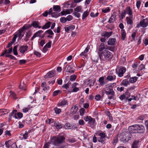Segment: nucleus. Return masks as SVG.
<instances>
[{
  "label": "nucleus",
  "mask_w": 148,
  "mask_h": 148,
  "mask_svg": "<svg viewBox=\"0 0 148 148\" xmlns=\"http://www.w3.org/2000/svg\"><path fill=\"white\" fill-rule=\"evenodd\" d=\"M98 55L101 60L106 61L110 60L113 57L112 53L107 49H105L103 52L99 53Z\"/></svg>",
  "instance_id": "obj_1"
},
{
  "label": "nucleus",
  "mask_w": 148,
  "mask_h": 148,
  "mask_svg": "<svg viewBox=\"0 0 148 148\" xmlns=\"http://www.w3.org/2000/svg\"><path fill=\"white\" fill-rule=\"evenodd\" d=\"M131 138V135L129 132H123L121 133L119 136L121 141L124 143L128 141Z\"/></svg>",
  "instance_id": "obj_2"
},
{
  "label": "nucleus",
  "mask_w": 148,
  "mask_h": 148,
  "mask_svg": "<svg viewBox=\"0 0 148 148\" xmlns=\"http://www.w3.org/2000/svg\"><path fill=\"white\" fill-rule=\"evenodd\" d=\"M112 88L113 87L111 84H107L105 86V87L103 88L102 90L103 92H105L108 95H113L114 94V92Z\"/></svg>",
  "instance_id": "obj_3"
},
{
  "label": "nucleus",
  "mask_w": 148,
  "mask_h": 148,
  "mask_svg": "<svg viewBox=\"0 0 148 148\" xmlns=\"http://www.w3.org/2000/svg\"><path fill=\"white\" fill-rule=\"evenodd\" d=\"M64 140V137L62 136H60L57 137H53L51 140V142L54 145H56L57 144L63 142Z\"/></svg>",
  "instance_id": "obj_4"
},
{
  "label": "nucleus",
  "mask_w": 148,
  "mask_h": 148,
  "mask_svg": "<svg viewBox=\"0 0 148 148\" xmlns=\"http://www.w3.org/2000/svg\"><path fill=\"white\" fill-rule=\"evenodd\" d=\"M148 26V18H147L141 20L140 23L137 24L136 27L137 28H139L140 27L144 28Z\"/></svg>",
  "instance_id": "obj_5"
},
{
  "label": "nucleus",
  "mask_w": 148,
  "mask_h": 148,
  "mask_svg": "<svg viewBox=\"0 0 148 148\" xmlns=\"http://www.w3.org/2000/svg\"><path fill=\"white\" fill-rule=\"evenodd\" d=\"M84 119L86 122H88V123L91 125H95L96 124L95 120L90 116H87L84 118Z\"/></svg>",
  "instance_id": "obj_6"
},
{
  "label": "nucleus",
  "mask_w": 148,
  "mask_h": 148,
  "mask_svg": "<svg viewBox=\"0 0 148 148\" xmlns=\"http://www.w3.org/2000/svg\"><path fill=\"white\" fill-rule=\"evenodd\" d=\"M136 128L137 131L136 133H142L145 131V128L142 125H136Z\"/></svg>",
  "instance_id": "obj_7"
},
{
  "label": "nucleus",
  "mask_w": 148,
  "mask_h": 148,
  "mask_svg": "<svg viewBox=\"0 0 148 148\" xmlns=\"http://www.w3.org/2000/svg\"><path fill=\"white\" fill-rule=\"evenodd\" d=\"M56 71L55 70H52L49 72L46 75L44 76L45 78H51L53 77L56 75Z\"/></svg>",
  "instance_id": "obj_8"
},
{
  "label": "nucleus",
  "mask_w": 148,
  "mask_h": 148,
  "mask_svg": "<svg viewBox=\"0 0 148 148\" xmlns=\"http://www.w3.org/2000/svg\"><path fill=\"white\" fill-rule=\"evenodd\" d=\"M126 68L124 67H121L119 70L117 72V74L119 77H121L123 76V74L125 72Z\"/></svg>",
  "instance_id": "obj_9"
},
{
  "label": "nucleus",
  "mask_w": 148,
  "mask_h": 148,
  "mask_svg": "<svg viewBox=\"0 0 148 148\" xmlns=\"http://www.w3.org/2000/svg\"><path fill=\"white\" fill-rule=\"evenodd\" d=\"M136 125H133L129 127L128 130L129 131L132 133H136L137 131Z\"/></svg>",
  "instance_id": "obj_10"
},
{
  "label": "nucleus",
  "mask_w": 148,
  "mask_h": 148,
  "mask_svg": "<svg viewBox=\"0 0 148 148\" xmlns=\"http://www.w3.org/2000/svg\"><path fill=\"white\" fill-rule=\"evenodd\" d=\"M106 49H107L105 47V44L104 43H101L99 47L98 51V54H99V53L103 52L104 50Z\"/></svg>",
  "instance_id": "obj_11"
},
{
  "label": "nucleus",
  "mask_w": 148,
  "mask_h": 148,
  "mask_svg": "<svg viewBox=\"0 0 148 148\" xmlns=\"http://www.w3.org/2000/svg\"><path fill=\"white\" fill-rule=\"evenodd\" d=\"M116 16V13L113 12L108 21V22L110 23H113L115 21Z\"/></svg>",
  "instance_id": "obj_12"
},
{
  "label": "nucleus",
  "mask_w": 148,
  "mask_h": 148,
  "mask_svg": "<svg viewBox=\"0 0 148 148\" xmlns=\"http://www.w3.org/2000/svg\"><path fill=\"white\" fill-rule=\"evenodd\" d=\"M125 12L127 14L129 15L130 16H133L132 14V10L129 6L126 7L125 10Z\"/></svg>",
  "instance_id": "obj_13"
},
{
  "label": "nucleus",
  "mask_w": 148,
  "mask_h": 148,
  "mask_svg": "<svg viewBox=\"0 0 148 148\" xmlns=\"http://www.w3.org/2000/svg\"><path fill=\"white\" fill-rule=\"evenodd\" d=\"M43 32V31L42 30H40L36 32L32 37L31 38V40H32L34 39L36 37L40 36L41 35V34Z\"/></svg>",
  "instance_id": "obj_14"
},
{
  "label": "nucleus",
  "mask_w": 148,
  "mask_h": 148,
  "mask_svg": "<svg viewBox=\"0 0 148 148\" xmlns=\"http://www.w3.org/2000/svg\"><path fill=\"white\" fill-rule=\"evenodd\" d=\"M127 24L128 25H132L133 23V16H130L129 17H126Z\"/></svg>",
  "instance_id": "obj_15"
},
{
  "label": "nucleus",
  "mask_w": 148,
  "mask_h": 148,
  "mask_svg": "<svg viewBox=\"0 0 148 148\" xmlns=\"http://www.w3.org/2000/svg\"><path fill=\"white\" fill-rule=\"evenodd\" d=\"M28 49V47L27 46H23L20 48L19 50L20 52L23 54Z\"/></svg>",
  "instance_id": "obj_16"
},
{
  "label": "nucleus",
  "mask_w": 148,
  "mask_h": 148,
  "mask_svg": "<svg viewBox=\"0 0 148 148\" xmlns=\"http://www.w3.org/2000/svg\"><path fill=\"white\" fill-rule=\"evenodd\" d=\"M41 87L42 90L46 92L49 90L50 89L49 86L46 84H41Z\"/></svg>",
  "instance_id": "obj_17"
},
{
  "label": "nucleus",
  "mask_w": 148,
  "mask_h": 148,
  "mask_svg": "<svg viewBox=\"0 0 148 148\" xmlns=\"http://www.w3.org/2000/svg\"><path fill=\"white\" fill-rule=\"evenodd\" d=\"M139 141L138 140H135L133 143L132 148H138L139 146Z\"/></svg>",
  "instance_id": "obj_18"
},
{
  "label": "nucleus",
  "mask_w": 148,
  "mask_h": 148,
  "mask_svg": "<svg viewBox=\"0 0 148 148\" xmlns=\"http://www.w3.org/2000/svg\"><path fill=\"white\" fill-rule=\"evenodd\" d=\"M78 110L77 106L75 105L73 106L71 108V113L74 114L76 113Z\"/></svg>",
  "instance_id": "obj_19"
},
{
  "label": "nucleus",
  "mask_w": 148,
  "mask_h": 148,
  "mask_svg": "<svg viewBox=\"0 0 148 148\" xmlns=\"http://www.w3.org/2000/svg\"><path fill=\"white\" fill-rule=\"evenodd\" d=\"M23 30L20 29L19 30L17 34L15 35H17V37L18 36L19 38V39H21L24 36V34H23Z\"/></svg>",
  "instance_id": "obj_20"
},
{
  "label": "nucleus",
  "mask_w": 148,
  "mask_h": 148,
  "mask_svg": "<svg viewBox=\"0 0 148 148\" xmlns=\"http://www.w3.org/2000/svg\"><path fill=\"white\" fill-rule=\"evenodd\" d=\"M72 68L69 65H67L65 67V69L66 70V71L67 72H69L71 73H73L74 72V70H71Z\"/></svg>",
  "instance_id": "obj_21"
},
{
  "label": "nucleus",
  "mask_w": 148,
  "mask_h": 148,
  "mask_svg": "<svg viewBox=\"0 0 148 148\" xmlns=\"http://www.w3.org/2000/svg\"><path fill=\"white\" fill-rule=\"evenodd\" d=\"M89 47L88 46L86 47L84 51L82 52L80 54V56H84L86 57L87 56L86 53L88 52V51Z\"/></svg>",
  "instance_id": "obj_22"
},
{
  "label": "nucleus",
  "mask_w": 148,
  "mask_h": 148,
  "mask_svg": "<svg viewBox=\"0 0 148 148\" xmlns=\"http://www.w3.org/2000/svg\"><path fill=\"white\" fill-rule=\"evenodd\" d=\"M116 39L115 38H111L109 39L108 41V44L110 45H114L115 43Z\"/></svg>",
  "instance_id": "obj_23"
},
{
  "label": "nucleus",
  "mask_w": 148,
  "mask_h": 148,
  "mask_svg": "<svg viewBox=\"0 0 148 148\" xmlns=\"http://www.w3.org/2000/svg\"><path fill=\"white\" fill-rule=\"evenodd\" d=\"M121 39L122 40H124L126 38V33L124 29H122L121 30Z\"/></svg>",
  "instance_id": "obj_24"
},
{
  "label": "nucleus",
  "mask_w": 148,
  "mask_h": 148,
  "mask_svg": "<svg viewBox=\"0 0 148 148\" xmlns=\"http://www.w3.org/2000/svg\"><path fill=\"white\" fill-rule=\"evenodd\" d=\"M53 10L55 12H60L61 11V8L58 5H54L53 6Z\"/></svg>",
  "instance_id": "obj_25"
},
{
  "label": "nucleus",
  "mask_w": 148,
  "mask_h": 148,
  "mask_svg": "<svg viewBox=\"0 0 148 148\" xmlns=\"http://www.w3.org/2000/svg\"><path fill=\"white\" fill-rule=\"evenodd\" d=\"M54 126L56 127L57 129H60L62 128L63 125H62L58 123V122H55L54 123Z\"/></svg>",
  "instance_id": "obj_26"
},
{
  "label": "nucleus",
  "mask_w": 148,
  "mask_h": 148,
  "mask_svg": "<svg viewBox=\"0 0 148 148\" xmlns=\"http://www.w3.org/2000/svg\"><path fill=\"white\" fill-rule=\"evenodd\" d=\"M16 112L17 110H13L12 112L10 114L9 116L10 117L11 116H13L15 118H17V116H16Z\"/></svg>",
  "instance_id": "obj_27"
},
{
  "label": "nucleus",
  "mask_w": 148,
  "mask_h": 148,
  "mask_svg": "<svg viewBox=\"0 0 148 148\" xmlns=\"http://www.w3.org/2000/svg\"><path fill=\"white\" fill-rule=\"evenodd\" d=\"M68 104V103L67 100L64 99L61 101L59 103L58 105L59 106H61Z\"/></svg>",
  "instance_id": "obj_28"
},
{
  "label": "nucleus",
  "mask_w": 148,
  "mask_h": 148,
  "mask_svg": "<svg viewBox=\"0 0 148 148\" xmlns=\"http://www.w3.org/2000/svg\"><path fill=\"white\" fill-rule=\"evenodd\" d=\"M51 24V22H48L42 27V29H44L49 28L50 27Z\"/></svg>",
  "instance_id": "obj_29"
},
{
  "label": "nucleus",
  "mask_w": 148,
  "mask_h": 148,
  "mask_svg": "<svg viewBox=\"0 0 148 148\" xmlns=\"http://www.w3.org/2000/svg\"><path fill=\"white\" fill-rule=\"evenodd\" d=\"M116 77L115 75H109L107 77L106 79L109 81H111L115 79Z\"/></svg>",
  "instance_id": "obj_30"
},
{
  "label": "nucleus",
  "mask_w": 148,
  "mask_h": 148,
  "mask_svg": "<svg viewBox=\"0 0 148 148\" xmlns=\"http://www.w3.org/2000/svg\"><path fill=\"white\" fill-rule=\"evenodd\" d=\"M139 69V73L140 72V71H142V70L143 71H142V73H143L144 72V71H145V69H145V66L144 65V64H141L140 66H139L138 67Z\"/></svg>",
  "instance_id": "obj_31"
},
{
  "label": "nucleus",
  "mask_w": 148,
  "mask_h": 148,
  "mask_svg": "<svg viewBox=\"0 0 148 148\" xmlns=\"http://www.w3.org/2000/svg\"><path fill=\"white\" fill-rule=\"evenodd\" d=\"M64 127L66 129H71L73 127L71 124L67 123L65 124V125L64 126Z\"/></svg>",
  "instance_id": "obj_32"
},
{
  "label": "nucleus",
  "mask_w": 148,
  "mask_h": 148,
  "mask_svg": "<svg viewBox=\"0 0 148 148\" xmlns=\"http://www.w3.org/2000/svg\"><path fill=\"white\" fill-rule=\"evenodd\" d=\"M112 32H105V33L103 36L105 37L108 38L112 35Z\"/></svg>",
  "instance_id": "obj_33"
},
{
  "label": "nucleus",
  "mask_w": 148,
  "mask_h": 148,
  "mask_svg": "<svg viewBox=\"0 0 148 148\" xmlns=\"http://www.w3.org/2000/svg\"><path fill=\"white\" fill-rule=\"evenodd\" d=\"M82 9V7L81 6H78L74 9L75 12H82L83 11Z\"/></svg>",
  "instance_id": "obj_34"
},
{
  "label": "nucleus",
  "mask_w": 148,
  "mask_h": 148,
  "mask_svg": "<svg viewBox=\"0 0 148 148\" xmlns=\"http://www.w3.org/2000/svg\"><path fill=\"white\" fill-rule=\"evenodd\" d=\"M138 77H133L130 78L129 79L130 82L132 83H134L137 81Z\"/></svg>",
  "instance_id": "obj_35"
},
{
  "label": "nucleus",
  "mask_w": 148,
  "mask_h": 148,
  "mask_svg": "<svg viewBox=\"0 0 148 148\" xmlns=\"http://www.w3.org/2000/svg\"><path fill=\"white\" fill-rule=\"evenodd\" d=\"M32 108V106H28L27 107L23 109V112L24 113H26L29 110H30L31 108Z\"/></svg>",
  "instance_id": "obj_36"
},
{
  "label": "nucleus",
  "mask_w": 148,
  "mask_h": 148,
  "mask_svg": "<svg viewBox=\"0 0 148 148\" xmlns=\"http://www.w3.org/2000/svg\"><path fill=\"white\" fill-rule=\"evenodd\" d=\"M51 15L53 17L57 18L60 16V14L57 12H53L52 13Z\"/></svg>",
  "instance_id": "obj_37"
},
{
  "label": "nucleus",
  "mask_w": 148,
  "mask_h": 148,
  "mask_svg": "<svg viewBox=\"0 0 148 148\" xmlns=\"http://www.w3.org/2000/svg\"><path fill=\"white\" fill-rule=\"evenodd\" d=\"M88 14L89 13L88 12L87 10L84 11L82 15V19H85L87 16L88 15Z\"/></svg>",
  "instance_id": "obj_38"
},
{
  "label": "nucleus",
  "mask_w": 148,
  "mask_h": 148,
  "mask_svg": "<svg viewBox=\"0 0 148 148\" xmlns=\"http://www.w3.org/2000/svg\"><path fill=\"white\" fill-rule=\"evenodd\" d=\"M39 24V23L38 22L34 21L32 23V25L34 27L37 28Z\"/></svg>",
  "instance_id": "obj_39"
},
{
  "label": "nucleus",
  "mask_w": 148,
  "mask_h": 148,
  "mask_svg": "<svg viewBox=\"0 0 148 148\" xmlns=\"http://www.w3.org/2000/svg\"><path fill=\"white\" fill-rule=\"evenodd\" d=\"M125 60L126 58L125 57H122L120 60L119 63L121 64H124L125 62Z\"/></svg>",
  "instance_id": "obj_40"
},
{
  "label": "nucleus",
  "mask_w": 148,
  "mask_h": 148,
  "mask_svg": "<svg viewBox=\"0 0 148 148\" xmlns=\"http://www.w3.org/2000/svg\"><path fill=\"white\" fill-rule=\"evenodd\" d=\"M31 26L29 25H25L21 29V30H23V31H24V30H26L30 27Z\"/></svg>",
  "instance_id": "obj_41"
},
{
  "label": "nucleus",
  "mask_w": 148,
  "mask_h": 148,
  "mask_svg": "<svg viewBox=\"0 0 148 148\" xmlns=\"http://www.w3.org/2000/svg\"><path fill=\"white\" fill-rule=\"evenodd\" d=\"M17 46L16 45L14 47L13 49V52L14 54L16 56L18 54V53L17 52Z\"/></svg>",
  "instance_id": "obj_42"
},
{
  "label": "nucleus",
  "mask_w": 148,
  "mask_h": 148,
  "mask_svg": "<svg viewBox=\"0 0 148 148\" xmlns=\"http://www.w3.org/2000/svg\"><path fill=\"white\" fill-rule=\"evenodd\" d=\"M53 109L56 114H59L61 112V110L57 107L54 108Z\"/></svg>",
  "instance_id": "obj_43"
},
{
  "label": "nucleus",
  "mask_w": 148,
  "mask_h": 148,
  "mask_svg": "<svg viewBox=\"0 0 148 148\" xmlns=\"http://www.w3.org/2000/svg\"><path fill=\"white\" fill-rule=\"evenodd\" d=\"M10 96L13 98L14 99H17V98L16 97V95L14 93V92L12 91H10Z\"/></svg>",
  "instance_id": "obj_44"
},
{
  "label": "nucleus",
  "mask_w": 148,
  "mask_h": 148,
  "mask_svg": "<svg viewBox=\"0 0 148 148\" xmlns=\"http://www.w3.org/2000/svg\"><path fill=\"white\" fill-rule=\"evenodd\" d=\"M110 11V9L109 7H107L105 8L102 9V12L106 13L107 12H109Z\"/></svg>",
  "instance_id": "obj_45"
},
{
  "label": "nucleus",
  "mask_w": 148,
  "mask_h": 148,
  "mask_svg": "<svg viewBox=\"0 0 148 148\" xmlns=\"http://www.w3.org/2000/svg\"><path fill=\"white\" fill-rule=\"evenodd\" d=\"M16 116L17 118H16V119H21L23 117V114L20 112H18L16 113Z\"/></svg>",
  "instance_id": "obj_46"
},
{
  "label": "nucleus",
  "mask_w": 148,
  "mask_h": 148,
  "mask_svg": "<svg viewBox=\"0 0 148 148\" xmlns=\"http://www.w3.org/2000/svg\"><path fill=\"white\" fill-rule=\"evenodd\" d=\"M77 78V76L74 75H72L70 76V79L71 81H73L75 80Z\"/></svg>",
  "instance_id": "obj_47"
},
{
  "label": "nucleus",
  "mask_w": 148,
  "mask_h": 148,
  "mask_svg": "<svg viewBox=\"0 0 148 148\" xmlns=\"http://www.w3.org/2000/svg\"><path fill=\"white\" fill-rule=\"evenodd\" d=\"M61 92L60 90H58L54 91L53 93V96H56L59 93H61Z\"/></svg>",
  "instance_id": "obj_48"
},
{
  "label": "nucleus",
  "mask_w": 148,
  "mask_h": 148,
  "mask_svg": "<svg viewBox=\"0 0 148 148\" xmlns=\"http://www.w3.org/2000/svg\"><path fill=\"white\" fill-rule=\"evenodd\" d=\"M85 112V110L83 108H81L79 111L80 114L81 116H83Z\"/></svg>",
  "instance_id": "obj_49"
},
{
  "label": "nucleus",
  "mask_w": 148,
  "mask_h": 148,
  "mask_svg": "<svg viewBox=\"0 0 148 148\" xmlns=\"http://www.w3.org/2000/svg\"><path fill=\"white\" fill-rule=\"evenodd\" d=\"M99 13L98 12L96 13L95 14H94L93 12H92L90 14V16L92 17H95L99 15Z\"/></svg>",
  "instance_id": "obj_50"
},
{
  "label": "nucleus",
  "mask_w": 148,
  "mask_h": 148,
  "mask_svg": "<svg viewBox=\"0 0 148 148\" xmlns=\"http://www.w3.org/2000/svg\"><path fill=\"white\" fill-rule=\"evenodd\" d=\"M99 136H100L99 138H104L106 135L105 133L103 132H101L99 134Z\"/></svg>",
  "instance_id": "obj_51"
},
{
  "label": "nucleus",
  "mask_w": 148,
  "mask_h": 148,
  "mask_svg": "<svg viewBox=\"0 0 148 148\" xmlns=\"http://www.w3.org/2000/svg\"><path fill=\"white\" fill-rule=\"evenodd\" d=\"M19 87L20 89L25 90V86L24 84H20L19 85Z\"/></svg>",
  "instance_id": "obj_52"
},
{
  "label": "nucleus",
  "mask_w": 148,
  "mask_h": 148,
  "mask_svg": "<svg viewBox=\"0 0 148 148\" xmlns=\"http://www.w3.org/2000/svg\"><path fill=\"white\" fill-rule=\"evenodd\" d=\"M78 123L80 125H84L85 122L84 120L82 119H80L78 121Z\"/></svg>",
  "instance_id": "obj_53"
},
{
  "label": "nucleus",
  "mask_w": 148,
  "mask_h": 148,
  "mask_svg": "<svg viewBox=\"0 0 148 148\" xmlns=\"http://www.w3.org/2000/svg\"><path fill=\"white\" fill-rule=\"evenodd\" d=\"M60 21L62 23H65L66 22L67 19L66 18L64 17H62L60 18Z\"/></svg>",
  "instance_id": "obj_54"
},
{
  "label": "nucleus",
  "mask_w": 148,
  "mask_h": 148,
  "mask_svg": "<svg viewBox=\"0 0 148 148\" xmlns=\"http://www.w3.org/2000/svg\"><path fill=\"white\" fill-rule=\"evenodd\" d=\"M126 15V12L125 10H123L122 11L121 14V17L122 19H123L125 17Z\"/></svg>",
  "instance_id": "obj_55"
},
{
  "label": "nucleus",
  "mask_w": 148,
  "mask_h": 148,
  "mask_svg": "<svg viewBox=\"0 0 148 148\" xmlns=\"http://www.w3.org/2000/svg\"><path fill=\"white\" fill-rule=\"evenodd\" d=\"M46 121L47 123L50 124L53 122L54 120L53 119H50L47 120H46Z\"/></svg>",
  "instance_id": "obj_56"
},
{
  "label": "nucleus",
  "mask_w": 148,
  "mask_h": 148,
  "mask_svg": "<svg viewBox=\"0 0 148 148\" xmlns=\"http://www.w3.org/2000/svg\"><path fill=\"white\" fill-rule=\"evenodd\" d=\"M28 132L26 131L25 132V133L24 134H23V137L25 139H26L28 136Z\"/></svg>",
  "instance_id": "obj_57"
},
{
  "label": "nucleus",
  "mask_w": 148,
  "mask_h": 148,
  "mask_svg": "<svg viewBox=\"0 0 148 148\" xmlns=\"http://www.w3.org/2000/svg\"><path fill=\"white\" fill-rule=\"evenodd\" d=\"M107 49V50H108L110 51H113L115 50V48H114V47L109 46L108 47V48Z\"/></svg>",
  "instance_id": "obj_58"
},
{
  "label": "nucleus",
  "mask_w": 148,
  "mask_h": 148,
  "mask_svg": "<svg viewBox=\"0 0 148 148\" xmlns=\"http://www.w3.org/2000/svg\"><path fill=\"white\" fill-rule=\"evenodd\" d=\"M105 77H106V76L101 77L99 78V81L100 83H103V82Z\"/></svg>",
  "instance_id": "obj_59"
},
{
  "label": "nucleus",
  "mask_w": 148,
  "mask_h": 148,
  "mask_svg": "<svg viewBox=\"0 0 148 148\" xmlns=\"http://www.w3.org/2000/svg\"><path fill=\"white\" fill-rule=\"evenodd\" d=\"M26 62V60H21L19 61V63L20 64H24Z\"/></svg>",
  "instance_id": "obj_60"
},
{
  "label": "nucleus",
  "mask_w": 148,
  "mask_h": 148,
  "mask_svg": "<svg viewBox=\"0 0 148 148\" xmlns=\"http://www.w3.org/2000/svg\"><path fill=\"white\" fill-rule=\"evenodd\" d=\"M136 35V33L134 32L132 34V40H131L132 41L133 40H135V38Z\"/></svg>",
  "instance_id": "obj_61"
},
{
  "label": "nucleus",
  "mask_w": 148,
  "mask_h": 148,
  "mask_svg": "<svg viewBox=\"0 0 148 148\" xmlns=\"http://www.w3.org/2000/svg\"><path fill=\"white\" fill-rule=\"evenodd\" d=\"M45 33H47L51 35H53L54 34L53 31L51 29L46 31Z\"/></svg>",
  "instance_id": "obj_62"
},
{
  "label": "nucleus",
  "mask_w": 148,
  "mask_h": 148,
  "mask_svg": "<svg viewBox=\"0 0 148 148\" xmlns=\"http://www.w3.org/2000/svg\"><path fill=\"white\" fill-rule=\"evenodd\" d=\"M73 14L77 18H79L80 16V14L78 13V12H74Z\"/></svg>",
  "instance_id": "obj_63"
},
{
  "label": "nucleus",
  "mask_w": 148,
  "mask_h": 148,
  "mask_svg": "<svg viewBox=\"0 0 148 148\" xmlns=\"http://www.w3.org/2000/svg\"><path fill=\"white\" fill-rule=\"evenodd\" d=\"M141 4V2L140 1H138L136 2V6L138 9H139L140 6Z\"/></svg>",
  "instance_id": "obj_64"
}]
</instances>
